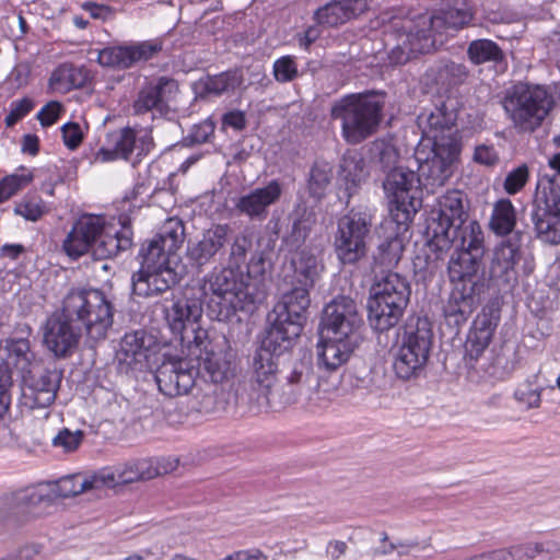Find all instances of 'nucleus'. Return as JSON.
Listing matches in <instances>:
<instances>
[{"mask_svg":"<svg viewBox=\"0 0 560 560\" xmlns=\"http://www.w3.org/2000/svg\"><path fill=\"white\" fill-rule=\"evenodd\" d=\"M116 311L113 301L102 290L71 289L63 298L61 314L46 320L44 343L56 358L65 359L75 351L84 330L86 342L94 347L107 338Z\"/></svg>","mask_w":560,"mask_h":560,"instance_id":"f257e3e1","label":"nucleus"},{"mask_svg":"<svg viewBox=\"0 0 560 560\" xmlns=\"http://www.w3.org/2000/svg\"><path fill=\"white\" fill-rule=\"evenodd\" d=\"M474 14V0H442L436 14L393 18L387 35L393 42L390 61L404 65L419 54L433 51L438 34L448 28H463L472 21Z\"/></svg>","mask_w":560,"mask_h":560,"instance_id":"f03ea898","label":"nucleus"},{"mask_svg":"<svg viewBox=\"0 0 560 560\" xmlns=\"http://www.w3.org/2000/svg\"><path fill=\"white\" fill-rule=\"evenodd\" d=\"M466 245L468 249L452 254L447 270L453 289L444 306L446 324L459 330L481 303V295L486 290L483 276L480 273L483 266L485 250L481 248L479 231L470 232Z\"/></svg>","mask_w":560,"mask_h":560,"instance_id":"7ed1b4c3","label":"nucleus"},{"mask_svg":"<svg viewBox=\"0 0 560 560\" xmlns=\"http://www.w3.org/2000/svg\"><path fill=\"white\" fill-rule=\"evenodd\" d=\"M262 264V257L257 262L253 257L246 275L237 268L225 266L214 269L205 278L203 293L208 295L206 310L212 320H230L238 311H252L255 304L262 302L265 293L250 276L252 272H261L258 267Z\"/></svg>","mask_w":560,"mask_h":560,"instance_id":"20e7f679","label":"nucleus"},{"mask_svg":"<svg viewBox=\"0 0 560 560\" xmlns=\"http://www.w3.org/2000/svg\"><path fill=\"white\" fill-rule=\"evenodd\" d=\"M469 200L467 195L458 189L447 190L438 198L436 208L431 211L427 221V245L435 260L443 259L454 247L457 252L467 248L470 232L479 231L481 248L486 252L485 236L477 221L468 220Z\"/></svg>","mask_w":560,"mask_h":560,"instance_id":"39448f33","label":"nucleus"},{"mask_svg":"<svg viewBox=\"0 0 560 560\" xmlns=\"http://www.w3.org/2000/svg\"><path fill=\"white\" fill-rule=\"evenodd\" d=\"M268 323L265 337L253 354L250 369L253 380L264 388L270 401V392L276 387L277 375H281L280 366H283L304 326L273 313L268 315Z\"/></svg>","mask_w":560,"mask_h":560,"instance_id":"423d86ee","label":"nucleus"},{"mask_svg":"<svg viewBox=\"0 0 560 560\" xmlns=\"http://www.w3.org/2000/svg\"><path fill=\"white\" fill-rule=\"evenodd\" d=\"M386 93H352L336 102L331 116L341 121V135L349 144H359L374 135L382 121Z\"/></svg>","mask_w":560,"mask_h":560,"instance_id":"0eeeda50","label":"nucleus"},{"mask_svg":"<svg viewBox=\"0 0 560 560\" xmlns=\"http://www.w3.org/2000/svg\"><path fill=\"white\" fill-rule=\"evenodd\" d=\"M291 262L293 266L292 288L281 295L271 313L304 326L311 304L310 291L319 279L324 265L307 248L300 250Z\"/></svg>","mask_w":560,"mask_h":560,"instance_id":"6e6552de","label":"nucleus"},{"mask_svg":"<svg viewBox=\"0 0 560 560\" xmlns=\"http://www.w3.org/2000/svg\"><path fill=\"white\" fill-rule=\"evenodd\" d=\"M502 105L520 132H533L542 125L555 100L541 85L518 82L506 89Z\"/></svg>","mask_w":560,"mask_h":560,"instance_id":"1a4fd4ad","label":"nucleus"},{"mask_svg":"<svg viewBox=\"0 0 560 560\" xmlns=\"http://www.w3.org/2000/svg\"><path fill=\"white\" fill-rule=\"evenodd\" d=\"M433 342L431 323L418 317L408 324L401 343L392 351V369L397 378L411 381L420 377L429 361Z\"/></svg>","mask_w":560,"mask_h":560,"instance_id":"9d476101","label":"nucleus"},{"mask_svg":"<svg viewBox=\"0 0 560 560\" xmlns=\"http://www.w3.org/2000/svg\"><path fill=\"white\" fill-rule=\"evenodd\" d=\"M462 152V141L446 137L433 136V142L421 143L416 150L419 176L423 187L433 191L454 175Z\"/></svg>","mask_w":560,"mask_h":560,"instance_id":"9b49d317","label":"nucleus"},{"mask_svg":"<svg viewBox=\"0 0 560 560\" xmlns=\"http://www.w3.org/2000/svg\"><path fill=\"white\" fill-rule=\"evenodd\" d=\"M281 378L270 392V401L287 406L308 399L319 386L313 354L302 352L282 366Z\"/></svg>","mask_w":560,"mask_h":560,"instance_id":"f8f14e48","label":"nucleus"},{"mask_svg":"<svg viewBox=\"0 0 560 560\" xmlns=\"http://www.w3.org/2000/svg\"><path fill=\"white\" fill-rule=\"evenodd\" d=\"M372 217L366 211L351 210L337 222L334 234V250L342 265H354L365 257Z\"/></svg>","mask_w":560,"mask_h":560,"instance_id":"ddd939ff","label":"nucleus"},{"mask_svg":"<svg viewBox=\"0 0 560 560\" xmlns=\"http://www.w3.org/2000/svg\"><path fill=\"white\" fill-rule=\"evenodd\" d=\"M530 221L536 237L544 243L560 244V187L549 182L538 186L530 206Z\"/></svg>","mask_w":560,"mask_h":560,"instance_id":"4468645a","label":"nucleus"},{"mask_svg":"<svg viewBox=\"0 0 560 560\" xmlns=\"http://www.w3.org/2000/svg\"><path fill=\"white\" fill-rule=\"evenodd\" d=\"M55 502L48 483L28 487L7 497L0 504V523H20L43 515Z\"/></svg>","mask_w":560,"mask_h":560,"instance_id":"2eb2a0df","label":"nucleus"},{"mask_svg":"<svg viewBox=\"0 0 560 560\" xmlns=\"http://www.w3.org/2000/svg\"><path fill=\"white\" fill-rule=\"evenodd\" d=\"M233 229L224 224H212L201 235L187 244L186 258L197 269L220 261L225 257Z\"/></svg>","mask_w":560,"mask_h":560,"instance_id":"dca6fc26","label":"nucleus"},{"mask_svg":"<svg viewBox=\"0 0 560 560\" xmlns=\"http://www.w3.org/2000/svg\"><path fill=\"white\" fill-rule=\"evenodd\" d=\"M22 378V404L30 409H47L56 400L62 372L40 368L30 371Z\"/></svg>","mask_w":560,"mask_h":560,"instance_id":"f3484780","label":"nucleus"},{"mask_svg":"<svg viewBox=\"0 0 560 560\" xmlns=\"http://www.w3.org/2000/svg\"><path fill=\"white\" fill-rule=\"evenodd\" d=\"M360 323L355 301L350 296L339 295L324 307L320 335L357 339L355 331Z\"/></svg>","mask_w":560,"mask_h":560,"instance_id":"a211bd4d","label":"nucleus"},{"mask_svg":"<svg viewBox=\"0 0 560 560\" xmlns=\"http://www.w3.org/2000/svg\"><path fill=\"white\" fill-rule=\"evenodd\" d=\"M197 371L187 358L163 355L155 371V381L162 394L176 397L188 394L196 385Z\"/></svg>","mask_w":560,"mask_h":560,"instance_id":"6ab92c4d","label":"nucleus"},{"mask_svg":"<svg viewBox=\"0 0 560 560\" xmlns=\"http://www.w3.org/2000/svg\"><path fill=\"white\" fill-rule=\"evenodd\" d=\"M524 232L515 230L509 237L502 240L494 248L490 265V278L499 285L512 289L517 284V264L523 253L521 250Z\"/></svg>","mask_w":560,"mask_h":560,"instance_id":"aec40b11","label":"nucleus"},{"mask_svg":"<svg viewBox=\"0 0 560 560\" xmlns=\"http://www.w3.org/2000/svg\"><path fill=\"white\" fill-rule=\"evenodd\" d=\"M178 92L177 81L168 77H159L147 82L138 92L132 103L135 115H144L151 113L152 118L155 115L164 116L170 112L168 102Z\"/></svg>","mask_w":560,"mask_h":560,"instance_id":"412c9836","label":"nucleus"},{"mask_svg":"<svg viewBox=\"0 0 560 560\" xmlns=\"http://www.w3.org/2000/svg\"><path fill=\"white\" fill-rule=\"evenodd\" d=\"M284 185L280 179H271L265 186H258L241 195L235 201V210L250 221H265L269 208L282 197Z\"/></svg>","mask_w":560,"mask_h":560,"instance_id":"4be33fe9","label":"nucleus"},{"mask_svg":"<svg viewBox=\"0 0 560 560\" xmlns=\"http://www.w3.org/2000/svg\"><path fill=\"white\" fill-rule=\"evenodd\" d=\"M163 49L161 39L144 40L132 45L112 46L98 51L97 62L103 67L129 69L140 61H148Z\"/></svg>","mask_w":560,"mask_h":560,"instance_id":"5701e85b","label":"nucleus"},{"mask_svg":"<svg viewBox=\"0 0 560 560\" xmlns=\"http://www.w3.org/2000/svg\"><path fill=\"white\" fill-rule=\"evenodd\" d=\"M107 228L101 215L83 214L72 225L62 243V249L72 259L90 253L97 238Z\"/></svg>","mask_w":560,"mask_h":560,"instance_id":"b1692460","label":"nucleus"},{"mask_svg":"<svg viewBox=\"0 0 560 560\" xmlns=\"http://www.w3.org/2000/svg\"><path fill=\"white\" fill-rule=\"evenodd\" d=\"M458 117V102L456 98L447 96L440 98L434 103V108L429 114L419 116V124L424 125L425 142H433V136L459 139L462 137L456 127Z\"/></svg>","mask_w":560,"mask_h":560,"instance_id":"393cba45","label":"nucleus"},{"mask_svg":"<svg viewBox=\"0 0 560 560\" xmlns=\"http://www.w3.org/2000/svg\"><path fill=\"white\" fill-rule=\"evenodd\" d=\"M202 313V293L195 290L185 291L170 307L164 308L165 320L175 336H179L199 322Z\"/></svg>","mask_w":560,"mask_h":560,"instance_id":"a878e982","label":"nucleus"},{"mask_svg":"<svg viewBox=\"0 0 560 560\" xmlns=\"http://www.w3.org/2000/svg\"><path fill=\"white\" fill-rule=\"evenodd\" d=\"M153 336L139 329L126 332L120 341L117 352L118 368L120 372L128 374L133 371H142L147 366L152 346Z\"/></svg>","mask_w":560,"mask_h":560,"instance_id":"bb28decb","label":"nucleus"},{"mask_svg":"<svg viewBox=\"0 0 560 560\" xmlns=\"http://www.w3.org/2000/svg\"><path fill=\"white\" fill-rule=\"evenodd\" d=\"M501 318L500 308L495 304L486 305L472 322L466 341V352L470 359L477 360L492 340Z\"/></svg>","mask_w":560,"mask_h":560,"instance_id":"cd10ccee","label":"nucleus"},{"mask_svg":"<svg viewBox=\"0 0 560 560\" xmlns=\"http://www.w3.org/2000/svg\"><path fill=\"white\" fill-rule=\"evenodd\" d=\"M180 238L176 231L158 234L148 245H142L140 269L172 267L177 261L176 250Z\"/></svg>","mask_w":560,"mask_h":560,"instance_id":"c85d7f7f","label":"nucleus"},{"mask_svg":"<svg viewBox=\"0 0 560 560\" xmlns=\"http://www.w3.org/2000/svg\"><path fill=\"white\" fill-rule=\"evenodd\" d=\"M289 225L282 235V243L290 249H299L310 236L316 223V213L313 206L299 197L288 215Z\"/></svg>","mask_w":560,"mask_h":560,"instance_id":"c756f323","label":"nucleus"},{"mask_svg":"<svg viewBox=\"0 0 560 560\" xmlns=\"http://www.w3.org/2000/svg\"><path fill=\"white\" fill-rule=\"evenodd\" d=\"M423 182L419 176V171L416 173L410 168L398 166L392 170L384 179L383 187L390 203L405 205L409 200V205L415 209V202H418L416 194Z\"/></svg>","mask_w":560,"mask_h":560,"instance_id":"7c9ffc66","label":"nucleus"},{"mask_svg":"<svg viewBox=\"0 0 560 560\" xmlns=\"http://www.w3.org/2000/svg\"><path fill=\"white\" fill-rule=\"evenodd\" d=\"M179 278L173 267L139 269L132 275V293L150 298L160 295L173 288Z\"/></svg>","mask_w":560,"mask_h":560,"instance_id":"2f4dec72","label":"nucleus"},{"mask_svg":"<svg viewBox=\"0 0 560 560\" xmlns=\"http://www.w3.org/2000/svg\"><path fill=\"white\" fill-rule=\"evenodd\" d=\"M370 8V0H331L314 12L317 24L336 27L357 19Z\"/></svg>","mask_w":560,"mask_h":560,"instance_id":"473e14b6","label":"nucleus"},{"mask_svg":"<svg viewBox=\"0 0 560 560\" xmlns=\"http://www.w3.org/2000/svg\"><path fill=\"white\" fill-rule=\"evenodd\" d=\"M358 346V339L322 336L317 345V365L328 372L343 365Z\"/></svg>","mask_w":560,"mask_h":560,"instance_id":"72a5a7b5","label":"nucleus"},{"mask_svg":"<svg viewBox=\"0 0 560 560\" xmlns=\"http://www.w3.org/2000/svg\"><path fill=\"white\" fill-rule=\"evenodd\" d=\"M366 307L370 326L380 332L396 327L407 311V307L372 293H370Z\"/></svg>","mask_w":560,"mask_h":560,"instance_id":"f704fd0d","label":"nucleus"},{"mask_svg":"<svg viewBox=\"0 0 560 560\" xmlns=\"http://www.w3.org/2000/svg\"><path fill=\"white\" fill-rule=\"evenodd\" d=\"M425 75L439 91L450 92L465 84L470 77V71L465 63L441 59L427 70Z\"/></svg>","mask_w":560,"mask_h":560,"instance_id":"c9c22d12","label":"nucleus"},{"mask_svg":"<svg viewBox=\"0 0 560 560\" xmlns=\"http://www.w3.org/2000/svg\"><path fill=\"white\" fill-rule=\"evenodd\" d=\"M132 245V230L130 225L122 224L118 231L106 228L90 249L95 259L104 260L116 257L120 252L129 249Z\"/></svg>","mask_w":560,"mask_h":560,"instance_id":"e433bc0d","label":"nucleus"},{"mask_svg":"<svg viewBox=\"0 0 560 560\" xmlns=\"http://www.w3.org/2000/svg\"><path fill=\"white\" fill-rule=\"evenodd\" d=\"M197 375L208 377L213 384L222 383L233 375L232 362L221 349L214 348L197 358Z\"/></svg>","mask_w":560,"mask_h":560,"instance_id":"4c0bfd02","label":"nucleus"},{"mask_svg":"<svg viewBox=\"0 0 560 560\" xmlns=\"http://www.w3.org/2000/svg\"><path fill=\"white\" fill-rule=\"evenodd\" d=\"M113 140L119 156L124 160H129L133 152L140 159L149 152L151 147V138L147 133L138 136L130 127L120 129L113 136Z\"/></svg>","mask_w":560,"mask_h":560,"instance_id":"58836bf2","label":"nucleus"},{"mask_svg":"<svg viewBox=\"0 0 560 560\" xmlns=\"http://www.w3.org/2000/svg\"><path fill=\"white\" fill-rule=\"evenodd\" d=\"M334 177L332 167L325 161H316L306 176V191L315 203L320 202L327 195Z\"/></svg>","mask_w":560,"mask_h":560,"instance_id":"ea45409f","label":"nucleus"},{"mask_svg":"<svg viewBox=\"0 0 560 560\" xmlns=\"http://www.w3.org/2000/svg\"><path fill=\"white\" fill-rule=\"evenodd\" d=\"M516 211L512 201L508 198L498 200L492 208L489 221L490 230L498 236L509 237L515 231Z\"/></svg>","mask_w":560,"mask_h":560,"instance_id":"a19ab883","label":"nucleus"},{"mask_svg":"<svg viewBox=\"0 0 560 560\" xmlns=\"http://www.w3.org/2000/svg\"><path fill=\"white\" fill-rule=\"evenodd\" d=\"M467 57L476 66L487 62L498 66L505 60L501 47L495 42L486 38L471 40L467 47Z\"/></svg>","mask_w":560,"mask_h":560,"instance_id":"79ce46f5","label":"nucleus"},{"mask_svg":"<svg viewBox=\"0 0 560 560\" xmlns=\"http://www.w3.org/2000/svg\"><path fill=\"white\" fill-rule=\"evenodd\" d=\"M8 357L3 363L15 369L21 376L32 371L35 354L31 351L30 341L26 338L11 339L8 343Z\"/></svg>","mask_w":560,"mask_h":560,"instance_id":"37998d69","label":"nucleus"},{"mask_svg":"<svg viewBox=\"0 0 560 560\" xmlns=\"http://www.w3.org/2000/svg\"><path fill=\"white\" fill-rule=\"evenodd\" d=\"M369 175L364 159L359 153H346L339 164V177L347 185L357 187ZM349 190L350 187L347 186Z\"/></svg>","mask_w":560,"mask_h":560,"instance_id":"c03bdc74","label":"nucleus"},{"mask_svg":"<svg viewBox=\"0 0 560 560\" xmlns=\"http://www.w3.org/2000/svg\"><path fill=\"white\" fill-rule=\"evenodd\" d=\"M88 80V71L84 68L62 65L52 73L50 84L59 90L69 91L84 86Z\"/></svg>","mask_w":560,"mask_h":560,"instance_id":"a18cd8bd","label":"nucleus"},{"mask_svg":"<svg viewBox=\"0 0 560 560\" xmlns=\"http://www.w3.org/2000/svg\"><path fill=\"white\" fill-rule=\"evenodd\" d=\"M244 78L240 69H230L215 75H209L203 89L209 94L217 96L234 92L243 83Z\"/></svg>","mask_w":560,"mask_h":560,"instance_id":"49530a36","label":"nucleus"},{"mask_svg":"<svg viewBox=\"0 0 560 560\" xmlns=\"http://www.w3.org/2000/svg\"><path fill=\"white\" fill-rule=\"evenodd\" d=\"M371 162L380 172L387 174L397 168L399 160L398 150L390 143L384 140H376L370 148Z\"/></svg>","mask_w":560,"mask_h":560,"instance_id":"de8ad7c7","label":"nucleus"},{"mask_svg":"<svg viewBox=\"0 0 560 560\" xmlns=\"http://www.w3.org/2000/svg\"><path fill=\"white\" fill-rule=\"evenodd\" d=\"M516 365V351L509 347H502L491 355L486 372L493 378L504 380L514 372Z\"/></svg>","mask_w":560,"mask_h":560,"instance_id":"09e8293b","label":"nucleus"},{"mask_svg":"<svg viewBox=\"0 0 560 560\" xmlns=\"http://www.w3.org/2000/svg\"><path fill=\"white\" fill-rule=\"evenodd\" d=\"M406 292L411 294V283L406 276L398 272H387L378 278L371 287L370 293L398 295Z\"/></svg>","mask_w":560,"mask_h":560,"instance_id":"8fccbe9b","label":"nucleus"},{"mask_svg":"<svg viewBox=\"0 0 560 560\" xmlns=\"http://www.w3.org/2000/svg\"><path fill=\"white\" fill-rule=\"evenodd\" d=\"M179 339L183 343H187L190 354L195 355L196 359L209 352V350L219 348L209 339L208 331L200 327L198 322L187 328L185 332H182Z\"/></svg>","mask_w":560,"mask_h":560,"instance_id":"3c124183","label":"nucleus"},{"mask_svg":"<svg viewBox=\"0 0 560 560\" xmlns=\"http://www.w3.org/2000/svg\"><path fill=\"white\" fill-rule=\"evenodd\" d=\"M228 246L230 248L226 267L241 270V267L246 264L247 255L253 247L252 235L245 231L234 234L233 231Z\"/></svg>","mask_w":560,"mask_h":560,"instance_id":"603ef678","label":"nucleus"},{"mask_svg":"<svg viewBox=\"0 0 560 560\" xmlns=\"http://www.w3.org/2000/svg\"><path fill=\"white\" fill-rule=\"evenodd\" d=\"M402 252L404 243L399 236L387 237L378 245L374 262L385 268L395 267L399 262Z\"/></svg>","mask_w":560,"mask_h":560,"instance_id":"864d4df0","label":"nucleus"},{"mask_svg":"<svg viewBox=\"0 0 560 560\" xmlns=\"http://www.w3.org/2000/svg\"><path fill=\"white\" fill-rule=\"evenodd\" d=\"M54 491V499L70 498L88 490H92L90 478L80 475L63 477L57 482L48 483Z\"/></svg>","mask_w":560,"mask_h":560,"instance_id":"5fc2aeb1","label":"nucleus"},{"mask_svg":"<svg viewBox=\"0 0 560 560\" xmlns=\"http://www.w3.org/2000/svg\"><path fill=\"white\" fill-rule=\"evenodd\" d=\"M558 548L555 542H527L522 545L512 546L508 549L510 560H534L540 556H548Z\"/></svg>","mask_w":560,"mask_h":560,"instance_id":"6e6d98bb","label":"nucleus"},{"mask_svg":"<svg viewBox=\"0 0 560 560\" xmlns=\"http://www.w3.org/2000/svg\"><path fill=\"white\" fill-rule=\"evenodd\" d=\"M47 211V205L39 196H25L14 207L15 214L32 222L38 221Z\"/></svg>","mask_w":560,"mask_h":560,"instance_id":"4d7b16f0","label":"nucleus"},{"mask_svg":"<svg viewBox=\"0 0 560 560\" xmlns=\"http://www.w3.org/2000/svg\"><path fill=\"white\" fill-rule=\"evenodd\" d=\"M273 77L279 83H288L295 80L300 72L295 62V57L283 56L273 62Z\"/></svg>","mask_w":560,"mask_h":560,"instance_id":"13d9d810","label":"nucleus"},{"mask_svg":"<svg viewBox=\"0 0 560 560\" xmlns=\"http://www.w3.org/2000/svg\"><path fill=\"white\" fill-rule=\"evenodd\" d=\"M514 398L527 409L538 408L541 404V389L534 386L530 381H526L517 386Z\"/></svg>","mask_w":560,"mask_h":560,"instance_id":"bf43d9fd","label":"nucleus"},{"mask_svg":"<svg viewBox=\"0 0 560 560\" xmlns=\"http://www.w3.org/2000/svg\"><path fill=\"white\" fill-rule=\"evenodd\" d=\"M215 125L212 120L206 119L191 127L189 133L183 138V144L190 147L194 144L207 143L213 137Z\"/></svg>","mask_w":560,"mask_h":560,"instance_id":"052dcab7","label":"nucleus"},{"mask_svg":"<svg viewBox=\"0 0 560 560\" xmlns=\"http://www.w3.org/2000/svg\"><path fill=\"white\" fill-rule=\"evenodd\" d=\"M198 399L197 410L203 413H214L224 410L223 401L218 399V387L208 385L202 393L196 395Z\"/></svg>","mask_w":560,"mask_h":560,"instance_id":"680f3d73","label":"nucleus"},{"mask_svg":"<svg viewBox=\"0 0 560 560\" xmlns=\"http://www.w3.org/2000/svg\"><path fill=\"white\" fill-rule=\"evenodd\" d=\"M84 438L81 430L71 431L68 428L61 429L58 434L52 439L55 447L62 448L66 453H71L78 450Z\"/></svg>","mask_w":560,"mask_h":560,"instance_id":"e2e57ef3","label":"nucleus"},{"mask_svg":"<svg viewBox=\"0 0 560 560\" xmlns=\"http://www.w3.org/2000/svg\"><path fill=\"white\" fill-rule=\"evenodd\" d=\"M529 176L528 167L522 164L508 173L503 187L509 195L518 192L527 183Z\"/></svg>","mask_w":560,"mask_h":560,"instance_id":"0e129e2a","label":"nucleus"},{"mask_svg":"<svg viewBox=\"0 0 560 560\" xmlns=\"http://www.w3.org/2000/svg\"><path fill=\"white\" fill-rule=\"evenodd\" d=\"M31 179V176L10 175L0 180V203L15 195Z\"/></svg>","mask_w":560,"mask_h":560,"instance_id":"69168bd1","label":"nucleus"},{"mask_svg":"<svg viewBox=\"0 0 560 560\" xmlns=\"http://www.w3.org/2000/svg\"><path fill=\"white\" fill-rule=\"evenodd\" d=\"M130 479H125V474L114 471H101L90 478L93 489L102 487H115L118 485L129 483Z\"/></svg>","mask_w":560,"mask_h":560,"instance_id":"338daca9","label":"nucleus"},{"mask_svg":"<svg viewBox=\"0 0 560 560\" xmlns=\"http://www.w3.org/2000/svg\"><path fill=\"white\" fill-rule=\"evenodd\" d=\"M33 108V102L26 97L14 101L11 104V109L5 116L4 122L7 127H13L19 120L26 116Z\"/></svg>","mask_w":560,"mask_h":560,"instance_id":"774afa93","label":"nucleus"}]
</instances>
